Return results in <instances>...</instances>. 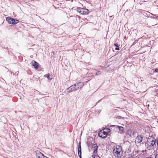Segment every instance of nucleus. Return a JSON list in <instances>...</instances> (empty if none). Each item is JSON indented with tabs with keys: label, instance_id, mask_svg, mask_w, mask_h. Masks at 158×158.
<instances>
[{
	"label": "nucleus",
	"instance_id": "nucleus-23",
	"mask_svg": "<svg viewBox=\"0 0 158 158\" xmlns=\"http://www.w3.org/2000/svg\"><path fill=\"white\" fill-rule=\"evenodd\" d=\"M155 71L157 72H158V68L155 69Z\"/></svg>",
	"mask_w": 158,
	"mask_h": 158
},
{
	"label": "nucleus",
	"instance_id": "nucleus-13",
	"mask_svg": "<svg viewBox=\"0 0 158 158\" xmlns=\"http://www.w3.org/2000/svg\"><path fill=\"white\" fill-rule=\"evenodd\" d=\"M117 128H118L120 131V133L121 134L123 133L124 131V128L123 127L120 126H118L117 127Z\"/></svg>",
	"mask_w": 158,
	"mask_h": 158
},
{
	"label": "nucleus",
	"instance_id": "nucleus-2",
	"mask_svg": "<svg viewBox=\"0 0 158 158\" xmlns=\"http://www.w3.org/2000/svg\"><path fill=\"white\" fill-rule=\"evenodd\" d=\"M6 20L10 24L15 25L19 22V20L15 19L10 17H6Z\"/></svg>",
	"mask_w": 158,
	"mask_h": 158
},
{
	"label": "nucleus",
	"instance_id": "nucleus-3",
	"mask_svg": "<svg viewBox=\"0 0 158 158\" xmlns=\"http://www.w3.org/2000/svg\"><path fill=\"white\" fill-rule=\"evenodd\" d=\"M77 10L82 15H87L89 12V11L87 9L79 7H77Z\"/></svg>",
	"mask_w": 158,
	"mask_h": 158
},
{
	"label": "nucleus",
	"instance_id": "nucleus-21",
	"mask_svg": "<svg viewBox=\"0 0 158 158\" xmlns=\"http://www.w3.org/2000/svg\"><path fill=\"white\" fill-rule=\"evenodd\" d=\"M114 45L115 46H116V47H118V45L117 44H114Z\"/></svg>",
	"mask_w": 158,
	"mask_h": 158
},
{
	"label": "nucleus",
	"instance_id": "nucleus-15",
	"mask_svg": "<svg viewBox=\"0 0 158 158\" xmlns=\"http://www.w3.org/2000/svg\"><path fill=\"white\" fill-rule=\"evenodd\" d=\"M104 131L105 133H106L107 135L110 132V130L109 128H106L102 130Z\"/></svg>",
	"mask_w": 158,
	"mask_h": 158
},
{
	"label": "nucleus",
	"instance_id": "nucleus-11",
	"mask_svg": "<svg viewBox=\"0 0 158 158\" xmlns=\"http://www.w3.org/2000/svg\"><path fill=\"white\" fill-rule=\"evenodd\" d=\"M76 86L77 89H79L80 88L82 87L84 85V83L82 82H80L77 83L76 84Z\"/></svg>",
	"mask_w": 158,
	"mask_h": 158
},
{
	"label": "nucleus",
	"instance_id": "nucleus-20",
	"mask_svg": "<svg viewBox=\"0 0 158 158\" xmlns=\"http://www.w3.org/2000/svg\"><path fill=\"white\" fill-rule=\"evenodd\" d=\"M115 49L116 50H119V48H118V47H117L116 48H115Z\"/></svg>",
	"mask_w": 158,
	"mask_h": 158
},
{
	"label": "nucleus",
	"instance_id": "nucleus-18",
	"mask_svg": "<svg viewBox=\"0 0 158 158\" xmlns=\"http://www.w3.org/2000/svg\"><path fill=\"white\" fill-rule=\"evenodd\" d=\"M101 73H102V72L101 71H98L96 73L95 75L97 76L98 75L101 74Z\"/></svg>",
	"mask_w": 158,
	"mask_h": 158
},
{
	"label": "nucleus",
	"instance_id": "nucleus-12",
	"mask_svg": "<svg viewBox=\"0 0 158 158\" xmlns=\"http://www.w3.org/2000/svg\"><path fill=\"white\" fill-rule=\"evenodd\" d=\"M32 65L35 69H37L38 67V63L37 62L34 61L32 63Z\"/></svg>",
	"mask_w": 158,
	"mask_h": 158
},
{
	"label": "nucleus",
	"instance_id": "nucleus-6",
	"mask_svg": "<svg viewBox=\"0 0 158 158\" xmlns=\"http://www.w3.org/2000/svg\"><path fill=\"white\" fill-rule=\"evenodd\" d=\"M98 136L102 138H106L107 137V135L103 131L101 130L100 131L98 134Z\"/></svg>",
	"mask_w": 158,
	"mask_h": 158
},
{
	"label": "nucleus",
	"instance_id": "nucleus-27",
	"mask_svg": "<svg viewBox=\"0 0 158 158\" xmlns=\"http://www.w3.org/2000/svg\"><path fill=\"white\" fill-rule=\"evenodd\" d=\"M157 122H158V121H157Z\"/></svg>",
	"mask_w": 158,
	"mask_h": 158
},
{
	"label": "nucleus",
	"instance_id": "nucleus-17",
	"mask_svg": "<svg viewBox=\"0 0 158 158\" xmlns=\"http://www.w3.org/2000/svg\"><path fill=\"white\" fill-rule=\"evenodd\" d=\"M154 15L153 16H151L150 17L152 19L154 18V19H158V17L157 16H156V15Z\"/></svg>",
	"mask_w": 158,
	"mask_h": 158
},
{
	"label": "nucleus",
	"instance_id": "nucleus-24",
	"mask_svg": "<svg viewBox=\"0 0 158 158\" xmlns=\"http://www.w3.org/2000/svg\"><path fill=\"white\" fill-rule=\"evenodd\" d=\"M155 92L158 93V89H156L155 91Z\"/></svg>",
	"mask_w": 158,
	"mask_h": 158
},
{
	"label": "nucleus",
	"instance_id": "nucleus-19",
	"mask_svg": "<svg viewBox=\"0 0 158 158\" xmlns=\"http://www.w3.org/2000/svg\"><path fill=\"white\" fill-rule=\"evenodd\" d=\"M46 77L49 80H51L52 79V77H50L48 74L46 75Z\"/></svg>",
	"mask_w": 158,
	"mask_h": 158
},
{
	"label": "nucleus",
	"instance_id": "nucleus-1",
	"mask_svg": "<svg viewBox=\"0 0 158 158\" xmlns=\"http://www.w3.org/2000/svg\"><path fill=\"white\" fill-rule=\"evenodd\" d=\"M113 154L116 157L120 158L122 156L123 152L122 148L119 146H117L113 150Z\"/></svg>",
	"mask_w": 158,
	"mask_h": 158
},
{
	"label": "nucleus",
	"instance_id": "nucleus-7",
	"mask_svg": "<svg viewBox=\"0 0 158 158\" xmlns=\"http://www.w3.org/2000/svg\"><path fill=\"white\" fill-rule=\"evenodd\" d=\"M143 136L142 135H139L136 139V141L138 143H140L142 141Z\"/></svg>",
	"mask_w": 158,
	"mask_h": 158
},
{
	"label": "nucleus",
	"instance_id": "nucleus-4",
	"mask_svg": "<svg viewBox=\"0 0 158 158\" xmlns=\"http://www.w3.org/2000/svg\"><path fill=\"white\" fill-rule=\"evenodd\" d=\"M156 139L154 138H149L147 142L148 145L151 146H153L156 143Z\"/></svg>",
	"mask_w": 158,
	"mask_h": 158
},
{
	"label": "nucleus",
	"instance_id": "nucleus-8",
	"mask_svg": "<svg viewBox=\"0 0 158 158\" xmlns=\"http://www.w3.org/2000/svg\"><path fill=\"white\" fill-rule=\"evenodd\" d=\"M81 143L79 142L78 144V153L80 158H81Z\"/></svg>",
	"mask_w": 158,
	"mask_h": 158
},
{
	"label": "nucleus",
	"instance_id": "nucleus-5",
	"mask_svg": "<svg viewBox=\"0 0 158 158\" xmlns=\"http://www.w3.org/2000/svg\"><path fill=\"white\" fill-rule=\"evenodd\" d=\"M77 90V88L76 84L73 85L67 89V91L69 92L75 91Z\"/></svg>",
	"mask_w": 158,
	"mask_h": 158
},
{
	"label": "nucleus",
	"instance_id": "nucleus-22",
	"mask_svg": "<svg viewBox=\"0 0 158 158\" xmlns=\"http://www.w3.org/2000/svg\"><path fill=\"white\" fill-rule=\"evenodd\" d=\"M155 158H158V153L156 155Z\"/></svg>",
	"mask_w": 158,
	"mask_h": 158
},
{
	"label": "nucleus",
	"instance_id": "nucleus-14",
	"mask_svg": "<svg viewBox=\"0 0 158 158\" xmlns=\"http://www.w3.org/2000/svg\"><path fill=\"white\" fill-rule=\"evenodd\" d=\"M127 134L129 135L132 136L134 135V132L131 129H128L127 131Z\"/></svg>",
	"mask_w": 158,
	"mask_h": 158
},
{
	"label": "nucleus",
	"instance_id": "nucleus-10",
	"mask_svg": "<svg viewBox=\"0 0 158 158\" xmlns=\"http://www.w3.org/2000/svg\"><path fill=\"white\" fill-rule=\"evenodd\" d=\"M36 156L37 158H44V155L41 152H39L36 153Z\"/></svg>",
	"mask_w": 158,
	"mask_h": 158
},
{
	"label": "nucleus",
	"instance_id": "nucleus-16",
	"mask_svg": "<svg viewBox=\"0 0 158 158\" xmlns=\"http://www.w3.org/2000/svg\"><path fill=\"white\" fill-rule=\"evenodd\" d=\"M125 151L127 153L130 152L131 151V148L130 147H129L126 149Z\"/></svg>",
	"mask_w": 158,
	"mask_h": 158
},
{
	"label": "nucleus",
	"instance_id": "nucleus-26",
	"mask_svg": "<svg viewBox=\"0 0 158 158\" xmlns=\"http://www.w3.org/2000/svg\"><path fill=\"white\" fill-rule=\"evenodd\" d=\"M1 120V119L0 118V120Z\"/></svg>",
	"mask_w": 158,
	"mask_h": 158
},
{
	"label": "nucleus",
	"instance_id": "nucleus-9",
	"mask_svg": "<svg viewBox=\"0 0 158 158\" xmlns=\"http://www.w3.org/2000/svg\"><path fill=\"white\" fill-rule=\"evenodd\" d=\"M98 148V146L96 144H94L92 146V149L93 151V153L95 155L97 154Z\"/></svg>",
	"mask_w": 158,
	"mask_h": 158
},
{
	"label": "nucleus",
	"instance_id": "nucleus-25",
	"mask_svg": "<svg viewBox=\"0 0 158 158\" xmlns=\"http://www.w3.org/2000/svg\"><path fill=\"white\" fill-rule=\"evenodd\" d=\"M157 146H158V139L157 141Z\"/></svg>",
	"mask_w": 158,
	"mask_h": 158
}]
</instances>
